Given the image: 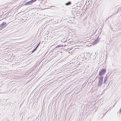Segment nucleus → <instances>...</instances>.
Returning <instances> with one entry per match:
<instances>
[{
	"label": "nucleus",
	"instance_id": "12",
	"mask_svg": "<svg viewBox=\"0 0 121 121\" xmlns=\"http://www.w3.org/2000/svg\"><path fill=\"white\" fill-rule=\"evenodd\" d=\"M60 52L61 53H62V52Z\"/></svg>",
	"mask_w": 121,
	"mask_h": 121
},
{
	"label": "nucleus",
	"instance_id": "7",
	"mask_svg": "<svg viewBox=\"0 0 121 121\" xmlns=\"http://www.w3.org/2000/svg\"><path fill=\"white\" fill-rule=\"evenodd\" d=\"M63 46V45H61L60 44V45H57V46H56L55 47V49L56 48H59V47H62Z\"/></svg>",
	"mask_w": 121,
	"mask_h": 121
},
{
	"label": "nucleus",
	"instance_id": "8",
	"mask_svg": "<svg viewBox=\"0 0 121 121\" xmlns=\"http://www.w3.org/2000/svg\"><path fill=\"white\" fill-rule=\"evenodd\" d=\"M71 4V2L70 1H69L67 3H65V4L66 5H68Z\"/></svg>",
	"mask_w": 121,
	"mask_h": 121
},
{
	"label": "nucleus",
	"instance_id": "4",
	"mask_svg": "<svg viewBox=\"0 0 121 121\" xmlns=\"http://www.w3.org/2000/svg\"><path fill=\"white\" fill-rule=\"evenodd\" d=\"M36 1L37 0H31L26 2L24 4V5H26L31 4L32 3Z\"/></svg>",
	"mask_w": 121,
	"mask_h": 121
},
{
	"label": "nucleus",
	"instance_id": "2",
	"mask_svg": "<svg viewBox=\"0 0 121 121\" xmlns=\"http://www.w3.org/2000/svg\"><path fill=\"white\" fill-rule=\"evenodd\" d=\"M106 69L105 68H103L101 69L99 74V75L100 76H102L104 74L106 73Z\"/></svg>",
	"mask_w": 121,
	"mask_h": 121
},
{
	"label": "nucleus",
	"instance_id": "3",
	"mask_svg": "<svg viewBox=\"0 0 121 121\" xmlns=\"http://www.w3.org/2000/svg\"><path fill=\"white\" fill-rule=\"evenodd\" d=\"M7 25V23L5 22H3L0 25V30L4 29Z\"/></svg>",
	"mask_w": 121,
	"mask_h": 121
},
{
	"label": "nucleus",
	"instance_id": "13",
	"mask_svg": "<svg viewBox=\"0 0 121 121\" xmlns=\"http://www.w3.org/2000/svg\"><path fill=\"white\" fill-rule=\"evenodd\" d=\"M97 76H96V78H97Z\"/></svg>",
	"mask_w": 121,
	"mask_h": 121
},
{
	"label": "nucleus",
	"instance_id": "6",
	"mask_svg": "<svg viewBox=\"0 0 121 121\" xmlns=\"http://www.w3.org/2000/svg\"><path fill=\"white\" fill-rule=\"evenodd\" d=\"M107 74L106 76L104 77V82H103V83L104 84H105V83L108 79L107 76Z\"/></svg>",
	"mask_w": 121,
	"mask_h": 121
},
{
	"label": "nucleus",
	"instance_id": "9",
	"mask_svg": "<svg viewBox=\"0 0 121 121\" xmlns=\"http://www.w3.org/2000/svg\"><path fill=\"white\" fill-rule=\"evenodd\" d=\"M97 43V40H95L94 42L93 43V44H96Z\"/></svg>",
	"mask_w": 121,
	"mask_h": 121
},
{
	"label": "nucleus",
	"instance_id": "5",
	"mask_svg": "<svg viewBox=\"0 0 121 121\" xmlns=\"http://www.w3.org/2000/svg\"><path fill=\"white\" fill-rule=\"evenodd\" d=\"M40 42L37 45L36 47H35V48L32 51V53H33L37 50V48L39 47V45H40Z\"/></svg>",
	"mask_w": 121,
	"mask_h": 121
},
{
	"label": "nucleus",
	"instance_id": "1",
	"mask_svg": "<svg viewBox=\"0 0 121 121\" xmlns=\"http://www.w3.org/2000/svg\"><path fill=\"white\" fill-rule=\"evenodd\" d=\"M99 80L98 82V86L101 87L103 83L104 77L103 76H99L98 77Z\"/></svg>",
	"mask_w": 121,
	"mask_h": 121
},
{
	"label": "nucleus",
	"instance_id": "11",
	"mask_svg": "<svg viewBox=\"0 0 121 121\" xmlns=\"http://www.w3.org/2000/svg\"><path fill=\"white\" fill-rule=\"evenodd\" d=\"M120 112H121V109H120Z\"/></svg>",
	"mask_w": 121,
	"mask_h": 121
},
{
	"label": "nucleus",
	"instance_id": "10",
	"mask_svg": "<svg viewBox=\"0 0 121 121\" xmlns=\"http://www.w3.org/2000/svg\"><path fill=\"white\" fill-rule=\"evenodd\" d=\"M108 110L105 113H104V115H105V114H106V113H107V112H108Z\"/></svg>",
	"mask_w": 121,
	"mask_h": 121
}]
</instances>
